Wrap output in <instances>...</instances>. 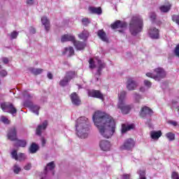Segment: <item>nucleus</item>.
I'll list each match as a JSON object with an SVG mask.
<instances>
[{
  "mask_svg": "<svg viewBox=\"0 0 179 179\" xmlns=\"http://www.w3.org/2000/svg\"><path fill=\"white\" fill-rule=\"evenodd\" d=\"M77 135L80 138H87V132H89V124H87V117H80L77 120L76 124Z\"/></svg>",
  "mask_w": 179,
  "mask_h": 179,
  "instance_id": "7ed1b4c3",
  "label": "nucleus"
},
{
  "mask_svg": "<svg viewBox=\"0 0 179 179\" xmlns=\"http://www.w3.org/2000/svg\"><path fill=\"white\" fill-rule=\"evenodd\" d=\"M2 61H3V64H8L9 63V59H8V57H3L2 59Z\"/></svg>",
  "mask_w": 179,
  "mask_h": 179,
  "instance_id": "6e6d98bb",
  "label": "nucleus"
},
{
  "mask_svg": "<svg viewBox=\"0 0 179 179\" xmlns=\"http://www.w3.org/2000/svg\"><path fill=\"white\" fill-rule=\"evenodd\" d=\"M139 115L141 118L152 117L153 115V110L148 106H143L140 110Z\"/></svg>",
  "mask_w": 179,
  "mask_h": 179,
  "instance_id": "0eeeda50",
  "label": "nucleus"
},
{
  "mask_svg": "<svg viewBox=\"0 0 179 179\" xmlns=\"http://www.w3.org/2000/svg\"><path fill=\"white\" fill-rule=\"evenodd\" d=\"M48 79H52V78H53L52 73L48 72Z\"/></svg>",
  "mask_w": 179,
  "mask_h": 179,
  "instance_id": "052dcab7",
  "label": "nucleus"
},
{
  "mask_svg": "<svg viewBox=\"0 0 179 179\" xmlns=\"http://www.w3.org/2000/svg\"><path fill=\"white\" fill-rule=\"evenodd\" d=\"M1 121L3 122V124H10V120H9V119H8L5 116H1Z\"/></svg>",
  "mask_w": 179,
  "mask_h": 179,
  "instance_id": "ea45409f",
  "label": "nucleus"
},
{
  "mask_svg": "<svg viewBox=\"0 0 179 179\" xmlns=\"http://www.w3.org/2000/svg\"><path fill=\"white\" fill-rule=\"evenodd\" d=\"M54 174H55V173L52 172V176H54Z\"/></svg>",
  "mask_w": 179,
  "mask_h": 179,
  "instance_id": "69168bd1",
  "label": "nucleus"
},
{
  "mask_svg": "<svg viewBox=\"0 0 179 179\" xmlns=\"http://www.w3.org/2000/svg\"><path fill=\"white\" fill-rule=\"evenodd\" d=\"M88 95L90 97H94V99H99L100 100H103L104 96L102 93L99 90H92L88 92Z\"/></svg>",
  "mask_w": 179,
  "mask_h": 179,
  "instance_id": "f8f14e48",
  "label": "nucleus"
},
{
  "mask_svg": "<svg viewBox=\"0 0 179 179\" xmlns=\"http://www.w3.org/2000/svg\"><path fill=\"white\" fill-rule=\"evenodd\" d=\"M41 22L43 24V26L45 27V31H50V20H48V18H47V17H42Z\"/></svg>",
  "mask_w": 179,
  "mask_h": 179,
  "instance_id": "4be33fe9",
  "label": "nucleus"
},
{
  "mask_svg": "<svg viewBox=\"0 0 179 179\" xmlns=\"http://www.w3.org/2000/svg\"><path fill=\"white\" fill-rule=\"evenodd\" d=\"M24 170H30L31 169V164H28L25 166H24Z\"/></svg>",
  "mask_w": 179,
  "mask_h": 179,
  "instance_id": "5fc2aeb1",
  "label": "nucleus"
},
{
  "mask_svg": "<svg viewBox=\"0 0 179 179\" xmlns=\"http://www.w3.org/2000/svg\"><path fill=\"white\" fill-rule=\"evenodd\" d=\"M22 96H23L24 99H26L27 100L30 99L33 97V96H31V95H30V94H28L27 92H24L22 93Z\"/></svg>",
  "mask_w": 179,
  "mask_h": 179,
  "instance_id": "a18cd8bd",
  "label": "nucleus"
},
{
  "mask_svg": "<svg viewBox=\"0 0 179 179\" xmlns=\"http://www.w3.org/2000/svg\"><path fill=\"white\" fill-rule=\"evenodd\" d=\"M92 120L103 138L108 139L113 136L115 132V120L111 115L97 110L94 113Z\"/></svg>",
  "mask_w": 179,
  "mask_h": 179,
  "instance_id": "f257e3e1",
  "label": "nucleus"
},
{
  "mask_svg": "<svg viewBox=\"0 0 179 179\" xmlns=\"http://www.w3.org/2000/svg\"><path fill=\"white\" fill-rule=\"evenodd\" d=\"M134 99L136 100V102L139 103V100H141V95H139V94L138 93H134Z\"/></svg>",
  "mask_w": 179,
  "mask_h": 179,
  "instance_id": "09e8293b",
  "label": "nucleus"
},
{
  "mask_svg": "<svg viewBox=\"0 0 179 179\" xmlns=\"http://www.w3.org/2000/svg\"><path fill=\"white\" fill-rule=\"evenodd\" d=\"M68 83H69V81L67 80V78L64 76L63 79H62L59 81V85L62 86V87H65V86H67Z\"/></svg>",
  "mask_w": 179,
  "mask_h": 179,
  "instance_id": "72a5a7b5",
  "label": "nucleus"
},
{
  "mask_svg": "<svg viewBox=\"0 0 179 179\" xmlns=\"http://www.w3.org/2000/svg\"><path fill=\"white\" fill-rule=\"evenodd\" d=\"M70 98L72 103L74 104V106H80V103H82V101H80V99L76 92H73L70 95Z\"/></svg>",
  "mask_w": 179,
  "mask_h": 179,
  "instance_id": "4468645a",
  "label": "nucleus"
},
{
  "mask_svg": "<svg viewBox=\"0 0 179 179\" xmlns=\"http://www.w3.org/2000/svg\"><path fill=\"white\" fill-rule=\"evenodd\" d=\"M134 127L135 126L134 124L127 125L125 124H122V134H125V132H127V131H131V129H134Z\"/></svg>",
  "mask_w": 179,
  "mask_h": 179,
  "instance_id": "393cba45",
  "label": "nucleus"
},
{
  "mask_svg": "<svg viewBox=\"0 0 179 179\" xmlns=\"http://www.w3.org/2000/svg\"><path fill=\"white\" fill-rule=\"evenodd\" d=\"M171 9V4H170V3H168L166 6L163 5L159 7V10L163 13H167V12H169V10H170Z\"/></svg>",
  "mask_w": 179,
  "mask_h": 179,
  "instance_id": "a878e982",
  "label": "nucleus"
},
{
  "mask_svg": "<svg viewBox=\"0 0 179 179\" xmlns=\"http://www.w3.org/2000/svg\"><path fill=\"white\" fill-rule=\"evenodd\" d=\"M30 108H31V111H33L35 114H36V115H38V111L40 110V106H38L37 105H32Z\"/></svg>",
  "mask_w": 179,
  "mask_h": 179,
  "instance_id": "c9c22d12",
  "label": "nucleus"
},
{
  "mask_svg": "<svg viewBox=\"0 0 179 179\" xmlns=\"http://www.w3.org/2000/svg\"><path fill=\"white\" fill-rule=\"evenodd\" d=\"M121 179H131V174L124 173L122 176Z\"/></svg>",
  "mask_w": 179,
  "mask_h": 179,
  "instance_id": "3c124183",
  "label": "nucleus"
},
{
  "mask_svg": "<svg viewBox=\"0 0 179 179\" xmlns=\"http://www.w3.org/2000/svg\"><path fill=\"white\" fill-rule=\"evenodd\" d=\"M166 136L170 142H173V141H176V134L173 132H169L166 134Z\"/></svg>",
  "mask_w": 179,
  "mask_h": 179,
  "instance_id": "7c9ffc66",
  "label": "nucleus"
},
{
  "mask_svg": "<svg viewBox=\"0 0 179 179\" xmlns=\"http://www.w3.org/2000/svg\"><path fill=\"white\" fill-rule=\"evenodd\" d=\"M0 68H1V66H0Z\"/></svg>",
  "mask_w": 179,
  "mask_h": 179,
  "instance_id": "338daca9",
  "label": "nucleus"
},
{
  "mask_svg": "<svg viewBox=\"0 0 179 179\" xmlns=\"http://www.w3.org/2000/svg\"><path fill=\"white\" fill-rule=\"evenodd\" d=\"M89 64H90V68L91 69H93L96 68V65L94 64V59H93L92 58L90 59Z\"/></svg>",
  "mask_w": 179,
  "mask_h": 179,
  "instance_id": "37998d69",
  "label": "nucleus"
},
{
  "mask_svg": "<svg viewBox=\"0 0 179 179\" xmlns=\"http://www.w3.org/2000/svg\"><path fill=\"white\" fill-rule=\"evenodd\" d=\"M1 108L4 113H9V114H16L17 113V109L15 108L12 103H3L1 104Z\"/></svg>",
  "mask_w": 179,
  "mask_h": 179,
  "instance_id": "423d86ee",
  "label": "nucleus"
},
{
  "mask_svg": "<svg viewBox=\"0 0 179 179\" xmlns=\"http://www.w3.org/2000/svg\"><path fill=\"white\" fill-rule=\"evenodd\" d=\"M174 54L176 57H179V43L176 46L174 49Z\"/></svg>",
  "mask_w": 179,
  "mask_h": 179,
  "instance_id": "49530a36",
  "label": "nucleus"
},
{
  "mask_svg": "<svg viewBox=\"0 0 179 179\" xmlns=\"http://www.w3.org/2000/svg\"><path fill=\"white\" fill-rule=\"evenodd\" d=\"M41 142H42V146H45V143L47 142V141H45V138H41Z\"/></svg>",
  "mask_w": 179,
  "mask_h": 179,
  "instance_id": "4d7b16f0",
  "label": "nucleus"
},
{
  "mask_svg": "<svg viewBox=\"0 0 179 179\" xmlns=\"http://www.w3.org/2000/svg\"><path fill=\"white\" fill-rule=\"evenodd\" d=\"M162 131L159 130V131H152L150 133V136L152 138V139H155L157 140L159 139V138H160V136H162Z\"/></svg>",
  "mask_w": 179,
  "mask_h": 179,
  "instance_id": "b1692460",
  "label": "nucleus"
},
{
  "mask_svg": "<svg viewBox=\"0 0 179 179\" xmlns=\"http://www.w3.org/2000/svg\"><path fill=\"white\" fill-rule=\"evenodd\" d=\"M138 87V83L134 80V78H128L127 79V90L132 91L135 90V88Z\"/></svg>",
  "mask_w": 179,
  "mask_h": 179,
  "instance_id": "9b49d317",
  "label": "nucleus"
},
{
  "mask_svg": "<svg viewBox=\"0 0 179 179\" xmlns=\"http://www.w3.org/2000/svg\"><path fill=\"white\" fill-rule=\"evenodd\" d=\"M6 75H8V72H6V71L2 70L0 71V76H1L2 78H5Z\"/></svg>",
  "mask_w": 179,
  "mask_h": 179,
  "instance_id": "603ef678",
  "label": "nucleus"
},
{
  "mask_svg": "<svg viewBox=\"0 0 179 179\" xmlns=\"http://www.w3.org/2000/svg\"><path fill=\"white\" fill-rule=\"evenodd\" d=\"M171 178L172 179H179V175L178 172L173 171L171 174Z\"/></svg>",
  "mask_w": 179,
  "mask_h": 179,
  "instance_id": "de8ad7c7",
  "label": "nucleus"
},
{
  "mask_svg": "<svg viewBox=\"0 0 179 179\" xmlns=\"http://www.w3.org/2000/svg\"><path fill=\"white\" fill-rule=\"evenodd\" d=\"M41 179H43V178H41Z\"/></svg>",
  "mask_w": 179,
  "mask_h": 179,
  "instance_id": "774afa93",
  "label": "nucleus"
},
{
  "mask_svg": "<svg viewBox=\"0 0 179 179\" xmlns=\"http://www.w3.org/2000/svg\"><path fill=\"white\" fill-rule=\"evenodd\" d=\"M17 36H19V32L16 31H13L11 34H10V37H11V40H13L15 38H17Z\"/></svg>",
  "mask_w": 179,
  "mask_h": 179,
  "instance_id": "79ce46f5",
  "label": "nucleus"
},
{
  "mask_svg": "<svg viewBox=\"0 0 179 179\" xmlns=\"http://www.w3.org/2000/svg\"><path fill=\"white\" fill-rule=\"evenodd\" d=\"M99 147L101 150L103 152H108L111 148V144L107 140H102L99 143Z\"/></svg>",
  "mask_w": 179,
  "mask_h": 179,
  "instance_id": "1a4fd4ad",
  "label": "nucleus"
},
{
  "mask_svg": "<svg viewBox=\"0 0 179 179\" xmlns=\"http://www.w3.org/2000/svg\"><path fill=\"white\" fill-rule=\"evenodd\" d=\"M97 36L104 43H108V37H107V34H106L103 29L98 30Z\"/></svg>",
  "mask_w": 179,
  "mask_h": 179,
  "instance_id": "dca6fc26",
  "label": "nucleus"
},
{
  "mask_svg": "<svg viewBox=\"0 0 179 179\" xmlns=\"http://www.w3.org/2000/svg\"><path fill=\"white\" fill-rule=\"evenodd\" d=\"M148 34L151 38H159V29L156 27L150 28Z\"/></svg>",
  "mask_w": 179,
  "mask_h": 179,
  "instance_id": "2eb2a0df",
  "label": "nucleus"
},
{
  "mask_svg": "<svg viewBox=\"0 0 179 179\" xmlns=\"http://www.w3.org/2000/svg\"><path fill=\"white\" fill-rule=\"evenodd\" d=\"M73 44L76 47V50H85V48L86 47V43L80 42L79 41H76V39H75Z\"/></svg>",
  "mask_w": 179,
  "mask_h": 179,
  "instance_id": "aec40b11",
  "label": "nucleus"
},
{
  "mask_svg": "<svg viewBox=\"0 0 179 179\" xmlns=\"http://www.w3.org/2000/svg\"><path fill=\"white\" fill-rule=\"evenodd\" d=\"M135 146V141L132 138L127 139L124 144L120 146L121 150H131Z\"/></svg>",
  "mask_w": 179,
  "mask_h": 179,
  "instance_id": "6e6552de",
  "label": "nucleus"
},
{
  "mask_svg": "<svg viewBox=\"0 0 179 179\" xmlns=\"http://www.w3.org/2000/svg\"><path fill=\"white\" fill-rule=\"evenodd\" d=\"M69 52V57H72V55H75V50L72 46H69V48H65V52L64 54H66Z\"/></svg>",
  "mask_w": 179,
  "mask_h": 179,
  "instance_id": "c756f323",
  "label": "nucleus"
},
{
  "mask_svg": "<svg viewBox=\"0 0 179 179\" xmlns=\"http://www.w3.org/2000/svg\"><path fill=\"white\" fill-rule=\"evenodd\" d=\"M47 125H48L47 120L44 121L42 124L38 125L36 128V135L40 136L41 135V131L45 129V128H47Z\"/></svg>",
  "mask_w": 179,
  "mask_h": 179,
  "instance_id": "412c9836",
  "label": "nucleus"
},
{
  "mask_svg": "<svg viewBox=\"0 0 179 179\" xmlns=\"http://www.w3.org/2000/svg\"><path fill=\"white\" fill-rule=\"evenodd\" d=\"M144 85L147 86V87H152V83L148 80H144Z\"/></svg>",
  "mask_w": 179,
  "mask_h": 179,
  "instance_id": "8fccbe9b",
  "label": "nucleus"
},
{
  "mask_svg": "<svg viewBox=\"0 0 179 179\" xmlns=\"http://www.w3.org/2000/svg\"><path fill=\"white\" fill-rule=\"evenodd\" d=\"M27 143L24 140H17L15 146H20V148H25Z\"/></svg>",
  "mask_w": 179,
  "mask_h": 179,
  "instance_id": "2f4dec72",
  "label": "nucleus"
},
{
  "mask_svg": "<svg viewBox=\"0 0 179 179\" xmlns=\"http://www.w3.org/2000/svg\"><path fill=\"white\" fill-rule=\"evenodd\" d=\"M18 156L19 155H17V151L16 150H14L12 151L11 152L12 159H14L15 160H17Z\"/></svg>",
  "mask_w": 179,
  "mask_h": 179,
  "instance_id": "4c0bfd02",
  "label": "nucleus"
},
{
  "mask_svg": "<svg viewBox=\"0 0 179 179\" xmlns=\"http://www.w3.org/2000/svg\"><path fill=\"white\" fill-rule=\"evenodd\" d=\"M156 17H157V15H156V13L155 12H151L150 13V19L152 22H155V20H156Z\"/></svg>",
  "mask_w": 179,
  "mask_h": 179,
  "instance_id": "a19ab883",
  "label": "nucleus"
},
{
  "mask_svg": "<svg viewBox=\"0 0 179 179\" xmlns=\"http://www.w3.org/2000/svg\"><path fill=\"white\" fill-rule=\"evenodd\" d=\"M144 91H145V88H143V87L140 88V92H144Z\"/></svg>",
  "mask_w": 179,
  "mask_h": 179,
  "instance_id": "e2e57ef3",
  "label": "nucleus"
},
{
  "mask_svg": "<svg viewBox=\"0 0 179 179\" xmlns=\"http://www.w3.org/2000/svg\"><path fill=\"white\" fill-rule=\"evenodd\" d=\"M127 97V92L124 90L120 91V93L118 94V102L117 107L120 110L122 114L127 115L131 111V106L129 105L125 104V99Z\"/></svg>",
  "mask_w": 179,
  "mask_h": 179,
  "instance_id": "20e7f679",
  "label": "nucleus"
},
{
  "mask_svg": "<svg viewBox=\"0 0 179 179\" xmlns=\"http://www.w3.org/2000/svg\"><path fill=\"white\" fill-rule=\"evenodd\" d=\"M129 30L131 36H136L143 30V19L139 15L132 17L129 24Z\"/></svg>",
  "mask_w": 179,
  "mask_h": 179,
  "instance_id": "f03ea898",
  "label": "nucleus"
},
{
  "mask_svg": "<svg viewBox=\"0 0 179 179\" xmlns=\"http://www.w3.org/2000/svg\"><path fill=\"white\" fill-rule=\"evenodd\" d=\"M17 159H18L17 160L19 162H24V160H26V159H27L26 154H24V153L18 154Z\"/></svg>",
  "mask_w": 179,
  "mask_h": 179,
  "instance_id": "e433bc0d",
  "label": "nucleus"
},
{
  "mask_svg": "<svg viewBox=\"0 0 179 179\" xmlns=\"http://www.w3.org/2000/svg\"><path fill=\"white\" fill-rule=\"evenodd\" d=\"M127 26V22H122L121 20H116L113 24H111V28L113 29V30H115V29H125Z\"/></svg>",
  "mask_w": 179,
  "mask_h": 179,
  "instance_id": "ddd939ff",
  "label": "nucleus"
},
{
  "mask_svg": "<svg viewBox=\"0 0 179 179\" xmlns=\"http://www.w3.org/2000/svg\"><path fill=\"white\" fill-rule=\"evenodd\" d=\"M145 75L148 78H150L151 79L160 82L162 79H164V78H166L167 73L163 68L158 67L154 69V73H147Z\"/></svg>",
  "mask_w": 179,
  "mask_h": 179,
  "instance_id": "39448f33",
  "label": "nucleus"
},
{
  "mask_svg": "<svg viewBox=\"0 0 179 179\" xmlns=\"http://www.w3.org/2000/svg\"><path fill=\"white\" fill-rule=\"evenodd\" d=\"M75 36L71 34H64L62 36L61 41L62 43H66L68 41H71V43H74L75 41Z\"/></svg>",
  "mask_w": 179,
  "mask_h": 179,
  "instance_id": "f3484780",
  "label": "nucleus"
},
{
  "mask_svg": "<svg viewBox=\"0 0 179 179\" xmlns=\"http://www.w3.org/2000/svg\"><path fill=\"white\" fill-rule=\"evenodd\" d=\"M69 82L72 80V79H75L76 78V71H69L66 72V76H64Z\"/></svg>",
  "mask_w": 179,
  "mask_h": 179,
  "instance_id": "5701e85b",
  "label": "nucleus"
},
{
  "mask_svg": "<svg viewBox=\"0 0 179 179\" xmlns=\"http://www.w3.org/2000/svg\"><path fill=\"white\" fill-rule=\"evenodd\" d=\"M169 123L171 125H173V127H177V125H178L177 122H176V121H171Z\"/></svg>",
  "mask_w": 179,
  "mask_h": 179,
  "instance_id": "bf43d9fd",
  "label": "nucleus"
},
{
  "mask_svg": "<svg viewBox=\"0 0 179 179\" xmlns=\"http://www.w3.org/2000/svg\"><path fill=\"white\" fill-rule=\"evenodd\" d=\"M31 33H32V34H36V29L31 28Z\"/></svg>",
  "mask_w": 179,
  "mask_h": 179,
  "instance_id": "680f3d73",
  "label": "nucleus"
},
{
  "mask_svg": "<svg viewBox=\"0 0 179 179\" xmlns=\"http://www.w3.org/2000/svg\"><path fill=\"white\" fill-rule=\"evenodd\" d=\"M29 71L33 73V75H35V76L43 73V72L44 71L43 69H34L33 67L30 68Z\"/></svg>",
  "mask_w": 179,
  "mask_h": 179,
  "instance_id": "bb28decb",
  "label": "nucleus"
},
{
  "mask_svg": "<svg viewBox=\"0 0 179 179\" xmlns=\"http://www.w3.org/2000/svg\"><path fill=\"white\" fill-rule=\"evenodd\" d=\"M81 22L83 26H85V27H87V26L92 23V21H90V20L87 17L83 18Z\"/></svg>",
  "mask_w": 179,
  "mask_h": 179,
  "instance_id": "f704fd0d",
  "label": "nucleus"
},
{
  "mask_svg": "<svg viewBox=\"0 0 179 179\" xmlns=\"http://www.w3.org/2000/svg\"><path fill=\"white\" fill-rule=\"evenodd\" d=\"M55 169V164L54 162H51L47 164V166L45 168V171H47V170L52 171Z\"/></svg>",
  "mask_w": 179,
  "mask_h": 179,
  "instance_id": "473e14b6",
  "label": "nucleus"
},
{
  "mask_svg": "<svg viewBox=\"0 0 179 179\" xmlns=\"http://www.w3.org/2000/svg\"><path fill=\"white\" fill-rule=\"evenodd\" d=\"M27 5H33V3H34V1L33 0H27Z\"/></svg>",
  "mask_w": 179,
  "mask_h": 179,
  "instance_id": "13d9d810",
  "label": "nucleus"
},
{
  "mask_svg": "<svg viewBox=\"0 0 179 179\" xmlns=\"http://www.w3.org/2000/svg\"><path fill=\"white\" fill-rule=\"evenodd\" d=\"M138 174L140 176V178L145 177V176H146V172L145 171H139Z\"/></svg>",
  "mask_w": 179,
  "mask_h": 179,
  "instance_id": "864d4df0",
  "label": "nucleus"
},
{
  "mask_svg": "<svg viewBox=\"0 0 179 179\" xmlns=\"http://www.w3.org/2000/svg\"><path fill=\"white\" fill-rule=\"evenodd\" d=\"M78 36L80 40H83V41H87V38H89V36H90V34L89 33V31L84 29Z\"/></svg>",
  "mask_w": 179,
  "mask_h": 179,
  "instance_id": "6ab92c4d",
  "label": "nucleus"
},
{
  "mask_svg": "<svg viewBox=\"0 0 179 179\" xmlns=\"http://www.w3.org/2000/svg\"><path fill=\"white\" fill-rule=\"evenodd\" d=\"M98 62L99 64V66L98 67L96 75H98V76H100L101 75V71H103V69H104V68H106V64L101 63V60H99Z\"/></svg>",
  "mask_w": 179,
  "mask_h": 179,
  "instance_id": "cd10ccee",
  "label": "nucleus"
},
{
  "mask_svg": "<svg viewBox=\"0 0 179 179\" xmlns=\"http://www.w3.org/2000/svg\"><path fill=\"white\" fill-rule=\"evenodd\" d=\"M38 150V145L36 143H32L29 147L30 153H36Z\"/></svg>",
  "mask_w": 179,
  "mask_h": 179,
  "instance_id": "c85d7f7f",
  "label": "nucleus"
},
{
  "mask_svg": "<svg viewBox=\"0 0 179 179\" xmlns=\"http://www.w3.org/2000/svg\"><path fill=\"white\" fill-rule=\"evenodd\" d=\"M139 179H146V177H141Z\"/></svg>",
  "mask_w": 179,
  "mask_h": 179,
  "instance_id": "0e129e2a",
  "label": "nucleus"
},
{
  "mask_svg": "<svg viewBox=\"0 0 179 179\" xmlns=\"http://www.w3.org/2000/svg\"><path fill=\"white\" fill-rule=\"evenodd\" d=\"M8 139L10 141H17V131H16V127H11L8 129V132L7 134Z\"/></svg>",
  "mask_w": 179,
  "mask_h": 179,
  "instance_id": "9d476101",
  "label": "nucleus"
},
{
  "mask_svg": "<svg viewBox=\"0 0 179 179\" xmlns=\"http://www.w3.org/2000/svg\"><path fill=\"white\" fill-rule=\"evenodd\" d=\"M22 170V169H20V167H19V166L17 165H14V168H13V171L15 173V174H19V172Z\"/></svg>",
  "mask_w": 179,
  "mask_h": 179,
  "instance_id": "c03bdc74",
  "label": "nucleus"
},
{
  "mask_svg": "<svg viewBox=\"0 0 179 179\" xmlns=\"http://www.w3.org/2000/svg\"><path fill=\"white\" fill-rule=\"evenodd\" d=\"M24 107H29V108H31L33 106V102H31V101L27 100L24 101Z\"/></svg>",
  "mask_w": 179,
  "mask_h": 179,
  "instance_id": "58836bf2",
  "label": "nucleus"
},
{
  "mask_svg": "<svg viewBox=\"0 0 179 179\" xmlns=\"http://www.w3.org/2000/svg\"><path fill=\"white\" fill-rule=\"evenodd\" d=\"M89 11L90 13L94 14V15H101L103 13V10H101V7H93L90 6L88 8Z\"/></svg>",
  "mask_w": 179,
  "mask_h": 179,
  "instance_id": "a211bd4d",
  "label": "nucleus"
}]
</instances>
